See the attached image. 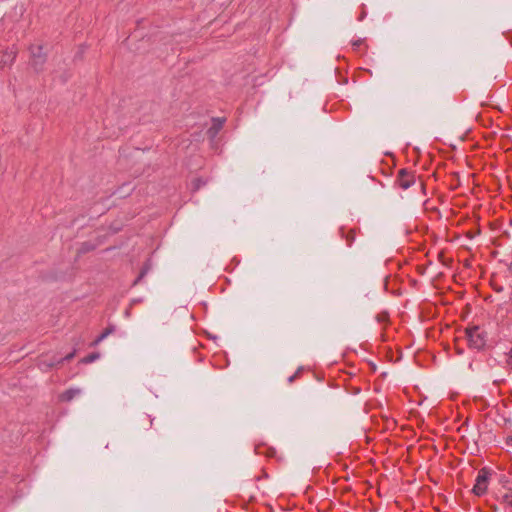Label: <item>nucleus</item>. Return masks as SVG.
<instances>
[{
    "instance_id": "obj_15",
    "label": "nucleus",
    "mask_w": 512,
    "mask_h": 512,
    "mask_svg": "<svg viewBox=\"0 0 512 512\" xmlns=\"http://www.w3.org/2000/svg\"><path fill=\"white\" fill-rule=\"evenodd\" d=\"M388 317H389L388 313H386V312H382V313L377 314V316H376V320H377L379 323H385V322H387V321H388Z\"/></svg>"
},
{
    "instance_id": "obj_6",
    "label": "nucleus",
    "mask_w": 512,
    "mask_h": 512,
    "mask_svg": "<svg viewBox=\"0 0 512 512\" xmlns=\"http://www.w3.org/2000/svg\"><path fill=\"white\" fill-rule=\"evenodd\" d=\"M81 392L80 388H69L60 394L59 399L62 402H70L76 396H79Z\"/></svg>"
},
{
    "instance_id": "obj_7",
    "label": "nucleus",
    "mask_w": 512,
    "mask_h": 512,
    "mask_svg": "<svg viewBox=\"0 0 512 512\" xmlns=\"http://www.w3.org/2000/svg\"><path fill=\"white\" fill-rule=\"evenodd\" d=\"M255 453L257 455H265L266 457L272 458L276 455V450L265 444H259L255 446Z\"/></svg>"
},
{
    "instance_id": "obj_3",
    "label": "nucleus",
    "mask_w": 512,
    "mask_h": 512,
    "mask_svg": "<svg viewBox=\"0 0 512 512\" xmlns=\"http://www.w3.org/2000/svg\"><path fill=\"white\" fill-rule=\"evenodd\" d=\"M416 181V176L413 171H410L408 169H400L397 173L395 184L403 189L407 190L410 188Z\"/></svg>"
},
{
    "instance_id": "obj_11",
    "label": "nucleus",
    "mask_w": 512,
    "mask_h": 512,
    "mask_svg": "<svg viewBox=\"0 0 512 512\" xmlns=\"http://www.w3.org/2000/svg\"><path fill=\"white\" fill-rule=\"evenodd\" d=\"M100 357L99 353H91L87 356H85L81 362L82 363H85V364H89V363H92L94 362L95 360H97L98 358Z\"/></svg>"
},
{
    "instance_id": "obj_8",
    "label": "nucleus",
    "mask_w": 512,
    "mask_h": 512,
    "mask_svg": "<svg viewBox=\"0 0 512 512\" xmlns=\"http://www.w3.org/2000/svg\"><path fill=\"white\" fill-rule=\"evenodd\" d=\"M339 233H340L341 237L345 239L347 246H349V247L352 246V244L354 243L355 237H356V230L350 229V230L346 231L345 227H341L339 229Z\"/></svg>"
},
{
    "instance_id": "obj_13",
    "label": "nucleus",
    "mask_w": 512,
    "mask_h": 512,
    "mask_svg": "<svg viewBox=\"0 0 512 512\" xmlns=\"http://www.w3.org/2000/svg\"><path fill=\"white\" fill-rule=\"evenodd\" d=\"M500 502L503 503V504H506V505H508L510 507H512V494L505 493L501 497Z\"/></svg>"
},
{
    "instance_id": "obj_23",
    "label": "nucleus",
    "mask_w": 512,
    "mask_h": 512,
    "mask_svg": "<svg viewBox=\"0 0 512 512\" xmlns=\"http://www.w3.org/2000/svg\"><path fill=\"white\" fill-rule=\"evenodd\" d=\"M494 383H495V384H499V383H500V380H494Z\"/></svg>"
},
{
    "instance_id": "obj_22",
    "label": "nucleus",
    "mask_w": 512,
    "mask_h": 512,
    "mask_svg": "<svg viewBox=\"0 0 512 512\" xmlns=\"http://www.w3.org/2000/svg\"><path fill=\"white\" fill-rule=\"evenodd\" d=\"M145 420H147L149 422V426L152 425V419H149V417L145 418Z\"/></svg>"
},
{
    "instance_id": "obj_17",
    "label": "nucleus",
    "mask_w": 512,
    "mask_h": 512,
    "mask_svg": "<svg viewBox=\"0 0 512 512\" xmlns=\"http://www.w3.org/2000/svg\"><path fill=\"white\" fill-rule=\"evenodd\" d=\"M362 44H363V40H362V39H358V40H356V41H353V42H352L353 49H354L355 51H358V50H359V48H360V46H361Z\"/></svg>"
},
{
    "instance_id": "obj_16",
    "label": "nucleus",
    "mask_w": 512,
    "mask_h": 512,
    "mask_svg": "<svg viewBox=\"0 0 512 512\" xmlns=\"http://www.w3.org/2000/svg\"><path fill=\"white\" fill-rule=\"evenodd\" d=\"M501 483L505 489L512 491V481L510 482L509 480L505 479V477H503Z\"/></svg>"
},
{
    "instance_id": "obj_18",
    "label": "nucleus",
    "mask_w": 512,
    "mask_h": 512,
    "mask_svg": "<svg viewBox=\"0 0 512 512\" xmlns=\"http://www.w3.org/2000/svg\"><path fill=\"white\" fill-rule=\"evenodd\" d=\"M301 369H298L293 375L288 378V383H293L294 380L299 376Z\"/></svg>"
},
{
    "instance_id": "obj_19",
    "label": "nucleus",
    "mask_w": 512,
    "mask_h": 512,
    "mask_svg": "<svg viewBox=\"0 0 512 512\" xmlns=\"http://www.w3.org/2000/svg\"><path fill=\"white\" fill-rule=\"evenodd\" d=\"M145 274H146V270H142L140 272L139 276L134 281L133 285H137L140 282V280L144 277Z\"/></svg>"
},
{
    "instance_id": "obj_1",
    "label": "nucleus",
    "mask_w": 512,
    "mask_h": 512,
    "mask_svg": "<svg viewBox=\"0 0 512 512\" xmlns=\"http://www.w3.org/2000/svg\"><path fill=\"white\" fill-rule=\"evenodd\" d=\"M469 346L480 350L486 345V337L478 326L466 330Z\"/></svg>"
},
{
    "instance_id": "obj_9",
    "label": "nucleus",
    "mask_w": 512,
    "mask_h": 512,
    "mask_svg": "<svg viewBox=\"0 0 512 512\" xmlns=\"http://www.w3.org/2000/svg\"><path fill=\"white\" fill-rule=\"evenodd\" d=\"M57 360H58V357L53 355V356H51V359L49 361H47L45 359H41L39 362V366L43 370H48V369L53 368L56 365H60L59 363H57Z\"/></svg>"
},
{
    "instance_id": "obj_5",
    "label": "nucleus",
    "mask_w": 512,
    "mask_h": 512,
    "mask_svg": "<svg viewBox=\"0 0 512 512\" xmlns=\"http://www.w3.org/2000/svg\"><path fill=\"white\" fill-rule=\"evenodd\" d=\"M225 120L221 118H214L212 120L211 127L207 130V135L209 139L213 140L217 137L218 133L223 128Z\"/></svg>"
},
{
    "instance_id": "obj_21",
    "label": "nucleus",
    "mask_w": 512,
    "mask_h": 512,
    "mask_svg": "<svg viewBox=\"0 0 512 512\" xmlns=\"http://www.w3.org/2000/svg\"><path fill=\"white\" fill-rule=\"evenodd\" d=\"M507 445L512 446V436H509L506 440Z\"/></svg>"
},
{
    "instance_id": "obj_14",
    "label": "nucleus",
    "mask_w": 512,
    "mask_h": 512,
    "mask_svg": "<svg viewBox=\"0 0 512 512\" xmlns=\"http://www.w3.org/2000/svg\"><path fill=\"white\" fill-rule=\"evenodd\" d=\"M75 354H76V350L74 349L71 353L67 354L65 357L58 358L57 363L62 364L65 361L69 362L74 358Z\"/></svg>"
},
{
    "instance_id": "obj_4",
    "label": "nucleus",
    "mask_w": 512,
    "mask_h": 512,
    "mask_svg": "<svg viewBox=\"0 0 512 512\" xmlns=\"http://www.w3.org/2000/svg\"><path fill=\"white\" fill-rule=\"evenodd\" d=\"M30 53L31 65L36 71H40L43 68L44 63L46 62V55L43 52V46L38 44L31 45Z\"/></svg>"
},
{
    "instance_id": "obj_12",
    "label": "nucleus",
    "mask_w": 512,
    "mask_h": 512,
    "mask_svg": "<svg viewBox=\"0 0 512 512\" xmlns=\"http://www.w3.org/2000/svg\"><path fill=\"white\" fill-rule=\"evenodd\" d=\"M15 57H16V53H15V52L6 53V54L3 56L2 64H3V65H6L8 62H9V63H12V62L14 61Z\"/></svg>"
},
{
    "instance_id": "obj_2",
    "label": "nucleus",
    "mask_w": 512,
    "mask_h": 512,
    "mask_svg": "<svg viewBox=\"0 0 512 512\" xmlns=\"http://www.w3.org/2000/svg\"><path fill=\"white\" fill-rule=\"evenodd\" d=\"M489 476H490V471L487 468H482L478 472V475L475 480V484L472 489V492L476 496H482L487 492Z\"/></svg>"
},
{
    "instance_id": "obj_20",
    "label": "nucleus",
    "mask_w": 512,
    "mask_h": 512,
    "mask_svg": "<svg viewBox=\"0 0 512 512\" xmlns=\"http://www.w3.org/2000/svg\"><path fill=\"white\" fill-rule=\"evenodd\" d=\"M507 365L512 369V348L508 353Z\"/></svg>"
},
{
    "instance_id": "obj_10",
    "label": "nucleus",
    "mask_w": 512,
    "mask_h": 512,
    "mask_svg": "<svg viewBox=\"0 0 512 512\" xmlns=\"http://www.w3.org/2000/svg\"><path fill=\"white\" fill-rule=\"evenodd\" d=\"M114 331L113 327L106 328L92 343V345H98L100 342H102L109 334H111Z\"/></svg>"
}]
</instances>
